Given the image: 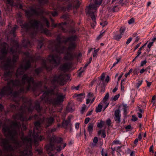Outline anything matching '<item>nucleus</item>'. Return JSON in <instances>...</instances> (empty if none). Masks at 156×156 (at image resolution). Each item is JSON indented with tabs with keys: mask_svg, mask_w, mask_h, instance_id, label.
I'll list each match as a JSON object with an SVG mask.
<instances>
[{
	"mask_svg": "<svg viewBox=\"0 0 156 156\" xmlns=\"http://www.w3.org/2000/svg\"><path fill=\"white\" fill-rule=\"evenodd\" d=\"M13 100L15 102V105L11 104L9 111L16 112L13 115L15 121H12L9 126H4L2 131L6 137L12 141L14 145L10 144L8 139H1V146L5 151L9 152L3 155L2 151L0 150V156H15L12 152L17 149L19 150V156H32V130L29 131L27 136H24L23 133L20 132L21 123L16 120H20L22 122L30 120V117L28 119L27 116L30 113L32 112L34 108L32 106L31 101L28 98H14Z\"/></svg>",
	"mask_w": 156,
	"mask_h": 156,
	"instance_id": "nucleus-1",
	"label": "nucleus"
},
{
	"mask_svg": "<svg viewBox=\"0 0 156 156\" xmlns=\"http://www.w3.org/2000/svg\"><path fill=\"white\" fill-rule=\"evenodd\" d=\"M77 38V37L76 35H72L66 38L62 41L60 37L58 36L56 41L52 40L51 41L48 45V48L55 53L49 55L47 60L44 58L41 59L42 67L35 69V73L37 75L38 74L42 71L43 68L46 69L48 71H50L53 68V66L50 65L48 66H47L46 63L47 61H49L50 63L52 64L54 66H57L60 63L61 59L60 54L63 53L65 48L64 46L61 45L62 42L65 44L69 42L66 54L64 57V59L66 60L69 61L73 59L74 56L72 51L76 47L77 44L76 41Z\"/></svg>",
	"mask_w": 156,
	"mask_h": 156,
	"instance_id": "nucleus-2",
	"label": "nucleus"
},
{
	"mask_svg": "<svg viewBox=\"0 0 156 156\" xmlns=\"http://www.w3.org/2000/svg\"><path fill=\"white\" fill-rule=\"evenodd\" d=\"M45 24L47 27H49L50 24L47 19L44 17H41L40 20L38 21L36 20L31 19L28 23H25L21 25V27L26 30L27 31L31 30L30 34L32 38H34L36 34L37 31L39 29L42 33L47 34L49 33L48 30L46 28H44Z\"/></svg>",
	"mask_w": 156,
	"mask_h": 156,
	"instance_id": "nucleus-3",
	"label": "nucleus"
},
{
	"mask_svg": "<svg viewBox=\"0 0 156 156\" xmlns=\"http://www.w3.org/2000/svg\"><path fill=\"white\" fill-rule=\"evenodd\" d=\"M8 47V45L5 42L2 43L0 46V65H3V67L6 70L13 69L15 66L14 64H12L10 57L6 56ZM18 58L17 55H13L12 60L13 64L16 62Z\"/></svg>",
	"mask_w": 156,
	"mask_h": 156,
	"instance_id": "nucleus-4",
	"label": "nucleus"
},
{
	"mask_svg": "<svg viewBox=\"0 0 156 156\" xmlns=\"http://www.w3.org/2000/svg\"><path fill=\"white\" fill-rule=\"evenodd\" d=\"M55 94L53 90L45 91L41 97V101L45 103L57 105L60 104L64 101L65 96L62 94H56V98H55Z\"/></svg>",
	"mask_w": 156,
	"mask_h": 156,
	"instance_id": "nucleus-5",
	"label": "nucleus"
},
{
	"mask_svg": "<svg viewBox=\"0 0 156 156\" xmlns=\"http://www.w3.org/2000/svg\"><path fill=\"white\" fill-rule=\"evenodd\" d=\"M39 2L42 4H44L46 3L48 0H38ZM63 2H65L66 4L67 3L68 4L67 8L64 6H61L59 7L60 10L62 11H65L67 9L69 11L71 9L72 7L75 8L76 9L78 8L80 4V2L79 0H62Z\"/></svg>",
	"mask_w": 156,
	"mask_h": 156,
	"instance_id": "nucleus-6",
	"label": "nucleus"
},
{
	"mask_svg": "<svg viewBox=\"0 0 156 156\" xmlns=\"http://www.w3.org/2000/svg\"><path fill=\"white\" fill-rule=\"evenodd\" d=\"M25 54L27 57V58H29V59L24 65H20V67L17 69L16 73V78L18 77L19 76L23 74L26 70L30 67L31 62H36V59L35 58V57L30 55L29 52L25 53Z\"/></svg>",
	"mask_w": 156,
	"mask_h": 156,
	"instance_id": "nucleus-7",
	"label": "nucleus"
},
{
	"mask_svg": "<svg viewBox=\"0 0 156 156\" xmlns=\"http://www.w3.org/2000/svg\"><path fill=\"white\" fill-rule=\"evenodd\" d=\"M48 140L50 143L46 145L45 147L47 151H51L54 149H56L58 151H59L61 150L60 145H56L55 143H59L62 141L63 139L60 137H56L55 135H53L51 138Z\"/></svg>",
	"mask_w": 156,
	"mask_h": 156,
	"instance_id": "nucleus-8",
	"label": "nucleus"
},
{
	"mask_svg": "<svg viewBox=\"0 0 156 156\" xmlns=\"http://www.w3.org/2000/svg\"><path fill=\"white\" fill-rule=\"evenodd\" d=\"M41 121L35 122L34 123L35 127L33 130V136L34 139V145L36 146L38 145L39 141H41L44 139L43 136H39L38 134L41 129Z\"/></svg>",
	"mask_w": 156,
	"mask_h": 156,
	"instance_id": "nucleus-9",
	"label": "nucleus"
},
{
	"mask_svg": "<svg viewBox=\"0 0 156 156\" xmlns=\"http://www.w3.org/2000/svg\"><path fill=\"white\" fill-rule=\"evenodd\" d=\"M49 80L52 85L55 87L63 86L66 83L65 75L62 73L54 74Z\"/></svg>",
	"mask_w": 156,
	"mask_h": 156,
	"instance_id": "nucleus-10",
	"label": "nucleus"
},
{
	"mask_svg": "<svg viewBox=\"0 0 156 156\" xmlns=\"http://www.w3.org/2000/svg\"><path fill=\"white\" fill-rule=\"evenodd\" d=\"M93 2L94 4H90L88 7V9L86 10L87 13H95L98 7L101 3L102 0H94Z\"/></svg>",
	"mask_w": 156,
	"mask_h": 156,
	"instance_id": "nucleus-11",
	"label": "nucleus"
},
{
	"mask_svg": "<svg viewBox=\"0 0 156 156\" xmlns=\"http://www.w3.org/2000/svg\"><path fill=\"white\" fill-rule=\"evenodd\" d=\"M13 43L14 45H12V44H11L12 47L10 49V52L11 54H13L14 53L17 52H19L20 49V44L16 41H14Z\"/></svg>",
	"mask_w": 156,
	"mask_h": 156,
	"instance_id": "nucleus-12",
	"label": "nucleus"
},
{
	"mask_svg": "<svg viewBox=\"0 0 156 156\" xmlns=\"http://www.w3.org/2000/svg\"><path fill=\"white\" fill-rule=\"evenodd\" d=\"M43 120L46 128L51 126L54 121V119L52 117L43 118Z\"/></svg>",
	"mask_w": 156,
	"mask_h": 156,
	"instance_id": "nucleus-13",
	"label": "nucleus"
},
{
	"mask_svg": "<svg viewBox=\"0 0 156 156\" xmlns=\"http://www.w3.org/2000/svg\"><path fill=\"white\" fill-rule=\"evenodd\" d=\"M71 67V64L70 62H65L60 66L59 69L64 72H66L69 71Z\"/></svg>",
	"mask_w": 156,
	"mask_h": 156,
	"instance_id": "nucleus-14",
	"label": "nucleus"
},
{
	"mask_svg": "<svg viewBox=\"0 0 156 156\" xmlns=\"http://www.w3.org/2000/svg\"><path fill=\"white\" fill-rule=\"evenodd\" d=\"M25 13L26 16L28 18L34 15H38V12L36 9L33 8H31L30 10H25Z\"/></svg>",
	"mask_w": 156,
	"mask_h": 156,
	"instance_id": "nucleus-15",
	"label": "nucleus"
},
{
	"mask_svg": "<svg viewBox=\"0 0 156 156\" xmlns=\"http://www.w3.org/2000/svg\"><path fill=\"white\" fill-rule=\"evenodd\" d=\"M115 117L114 119L115 121L117 123H119L121 122V114L120 111L119 109H116L114 112Z\"/></svg>",
	"mask_w": 156,
	"mask_h": 156,
	"instance_id": "nucleus-16",
	"label": "nucleus"
},
{
	"mask_svg": "<svg viewBox=\"0 0 156 156\" xmlns=\"http://www.w3.org/2000/svg\"><path fill=\"white\" fill-rule=\"evenodd\" d=\"M66 23L64 22V23L56 24L54 23V24L52 25V26L54 28L55 27H58L59 29H60L62 30V32L65 33H66L67 31V30L65 29L62 26L63 25H66Z\"/></svg>",
	"mask_w": 156,
	"mask_h": 156,
	"instance_id": "nucleus-17",
	"label": "nucleus"
},
{
	"mask_svg": "<svg viewBox=\"0 0 156 156\" xmlns=\"http://www.w3.org/2000/svg\"><path fill=\"white\" fill-rule=\"evenodd\" d=\"M13 73L12 72L10 71L5 72L3 75L4 80L5 81L10 80L12 78Z\"/></svg>",
	"mask_w": 156,
	"mask_h": 156,
	"instance_id": "nucleus-18",
	"label": "nucleus"
},
{
	"mask_svg": "<svg viewBox=\"0 0 156 156\" xmlns=\"http://www.w3.org/2000/svg\"><path fill=\"white\" fill-rule=\"evenodd\" d=\"M57 128H53L52 129H49L46 132V135L47 136L48 139L51 137V136L53 135V132L56 131Z\"/></svg>",
	"mask_w": 156,
	"mask_h": 156,
	"instance_id": "nucleus-19",
	"label": "nucleus"
},
{
	"mask_svg": "<svg viewBox=\"0 0 156 156\" xmlns=\"http://www.w3.org/2000/svg\"><path fill=\"white\" fill-rule=\"evenodd\" d=\"M23 44L25 48H30L31 47L32 44L29 40H24L23 41Z\"/></svg>",
	"mask_w": 156,
	"mask_h": 156,
	"instance_id": "nucleus-20",
	"label": "nucleus"
},
{
	"mask_svg": "<svg viewBox=\"0 0 156 156\" xmlns=\"http://www.w3.org/2000/svg\"><path fill=\"white\" fill-rule=\"evenodd\" d=\"M90 16L92 21H93V23H91V26L94 27L95 26L96 24V17H95V13L93 14H88Z\"/></svg>",
	"mask_w": 156,
	"mask_h": 156,
	"instance_id": "nucleus-21",
	"label": "nucleus"
},
{
	"mask_svg": "<svg viewBox=\"0 0 156 156\" xmlns=\"http://www.w3.org/2000/svg\"><path fill=\"white\" fill-rule=\"evenodd\" d=\"M74 96L77 97V100L81 102L83 99L84 98L83 93L80 94H75Z\"/></svg>",
	"mask_w": 156,
	"mask_h": 156,
	"instance_id": "nucleus-22",
	"label": "nucleus"
},
{
	"mask_svg": "<svg viewBox=\"0 0 156 156\" xmlns=\"http://www.w3.org/2000/svg\"><path fill=\"white\" fill-rule=\"evenodd\" d=\"M35 109L37 110L38 112H40L42 108L40 107V103L38 101H37L35 103Z\"/></svg>",
	"mask_w": 156,
	"mask_h": 156,
	"instance_id": "nucleus-23",
	"label": "nucleus"
},
{
	"mask_svg": "<svg viewBox=\"0 0 156 156\" xmlns=\"http://www.w3.org/2000/svg\"><path fill=\"white\" fill-rule=\"evenodd\" d=\"M94 124L93 123H90L88 124L87 128L88 131L89 132L90 134H91L93 130Z\"/></svg>",
	"mask_w": 156,
	"mask_h": 156,
	"instance_id": "nucleus-24",
	"label": "nucleus"
},
{
	"mask_svg": "<svg viewBox=\"0 0 156 156\" xmlns=\"http://www.w3.org/2000/svg\"><path fill=\"white\" fill-rule=\"evenodd\" d=\"M18 28V27L17 25H15L14 27L12 28V30L10 31V34H12L14 37H15V32L16 29Z\"/></svg>",
	"mask_w": 156,
	"mask_h": 156,
	"instance_id": "nucleus-25",
	"label": "nucleus"
},
{
	"mask_svg": "<svg viewBox=\"0 0 156 156\" xmlns=\"http://www.w3.org/2000/svg\"><path fill=\"white\" fill-rule=\"evenodd\" d=\"M70 119H69L67 120H64L62 122V125L63 126L65 127L66 126V128L67 126L69 124L70 122Z\"/></svg>",
	"mask_w": 156,
	"mask_h": 156,
	"instance_id": "nucleus-26",
	"label": "nucleus"
},
{
	"mask_svg": "<svg viewBox=\"0 0 156 156\" xmlns=\"http://www.w3.org/2000/svg\"><path fill=\"white\" fill-rule=\"evenodd\" d=\"M102 106L100 104L98 105V106L95 108V112L97 113L100 112L101 111Z\"/></svg>",
	"mask_w": 156,
	"mask_h": 156,
	"instance_id": "nucleus-27",
	"label": "nucleus"
},
{
	"mask_svg": "<svg viewBox=\"0 0 156 156\" xmlns=\"http://www.w3.org/2000/svg\"><path fill=\"white\" fill-rule=\"evenodd\" d=\"M73 107H72L69 105H68L66 107V110L69 112H73L74 110Z\"/></svg>",
	"mask_w": 156,
	"mask_h": 156,
	"instance_id": "nucleus-28",
	"label": "nucleus"
},
{
	"mask_svg": "<svg viewBox=\"0 0 156 156\" xmlns=\"http://www.w3.org/2000/svg\"><path fill=\"white\" fill-rule=\"evenodd\" d=\"M122 35L120 34H115L114 36V39L117 41H119L122 37Z\"/></svg>",
	"mask_w": 156,
	"mask_h": 156,
	"instance_id": "nucleus-29",
	"label": "nucleus"
},
{
	"mask_svg": "<svg viewBox=\"0 0 156 156\" xmlns=\"http://www.w3.org/2000/svg\"><path fill=\"white\" fill-rule=\"evenodd\" d=\"M43 45V42L42 40H41L39 41L38 45L37 46V48L38 49H41V48Z\"/></svg>",
	"mask_w": 156,
	"mask_h": 156,
	"instance_id": "nucleus-30",
	"label": "nucleus"
},
{
	"mask_svg": "<svg viewBox=\"0 0 156 156\" xmlns=\"http://www.w3.org/2000/svg\"><path fill=\"white\" fill-rule=\"evenodd\" d=\"M113 144H121V142L119 140H115L112 142Z\"/></svg>",
	"mask_w": 156,
	"mask_h": 156,
	"instance_id": "nucleus-31",
	"label": "nucleus"
},
{
	"mask_svg": "<svg viewBox=\"0 0 156 156\" xmlns=\"http://www.w3.org/2000/svg\"><path fill=\"white\" fill-rule=\"evenodd\" d=\"M109 97V94L108 93H107L105 96L104 97L103 101H105L107 100L108 99V98Z\"/></svg>",
	"mask_w": 156,
	"mask_h": 156,
	"instance_id": "nucleus-32",
	"label": "nucleus"
},
{
	"mask_svg": "<svg viewBox=\"0 0 156 156\" xmlns=\"http://www.w3.org/2000/svg\"><path fill=\"white\" fill-rule=\"evenodd\" d=\"M86 108V106L85 105V104H83V106L82 107L81 110V113L82 114H83L85 111Z\"/></svg>",
	"mask_w": 156,
	"mask_h": 156,
	"instance_id": "nucleus-33",
	"label": "nucleus"
},
{
	"mask_svg": "<svg viewBox=\"0 0 156 156\" xmlns=\"http://www.w3.org/2000/svg\"><path fill=\"white\" fill-rule=\"evenodd\" d=\"M104 122L103 121H101L99 123H98L97 124V126L99 128H101L103 127V125Z\"/></svg>",
	"mask_w": 156,
	"mask_h": 156,
	"instance_id": "nucleus-34",
	"label": "nucleus"
},
{
	"mask_svg": "<svg viewBox=\"0 0 156 156\" xmlns=\"http://www.w3.org/2000/svg\"><path fill=\"white\" fill-rule=\"evenodd\" d=\"M105 85L103 83L101 87V92H104L105 90Z\"/></svg>",
	"mask_w": 156,
	"mask_h": 156,
	"instance_id": "nucleus-35",
	"label": "nucleus"
},
{
	"mask_svg": "<svg viewBox=\"0 0 156 156\" xmlns=\"http://www.w3.org/2000/svg\"><path fill=\"white\" fill-rule=\"evenodd\" d=\"M125 30L126 29L124 27H121L120 30V34L122 35H123V33L125 31Z\"/></svg>",
	"mask_w": 156,
	"mask_h": 156,
	"instance_id": "nucleus-36",
	"label": "nucleus"
},
{
	"mask_svg": "<svg viewBox=\"0 0 156 156\" xmlns=\"http://www.w3.org/2000/svg\"><path fill=\"white\" fill-rule=\"evenodd\" d=\"M35 84L37 87H41L42 85V83L41 81H39L35 83Z\"/></svg>",
	"mask_w": 156,
	"mask_h": 156,
	"instance_id": "nucleus-37",
	"label": "nucleus"
},
{
	"mask_svg": "<svg viewBox=\"0 0 156 156\" xmlns=\"http://www.w3.org/2000/svg\"><path fill=\"white\" fill-rule=\"evenodd\" d=\"M147 63V61L146 60L144 61H142L140 63V66L141 67L143 66L144 65H145Z\"/></svg>",
	"mask_w": 156,
	"mask_h": 156,
	"instance_id": "nucleus-38",
	"label": "nucleus"
},
{
	"mask_svg": "<svg viewBox=\"0 0 156 156\" xmlns=\"http://www.w3.org/2000/svg\"><path fill=\"white\" fill-rule=\"evenodd\" d=\"M143 80L139 81L136 84V87L138 88L142 84L143 82Z\"/></svg>",
	"mask_w": 156,
	"mask_h": 156,
	"instance_id": "nucleus-39",
	"label": "nucleus"
},
{
	"mask_svg": "<svg viewBox=\"0 0 156 156\" xmlns=\"http://www.w3.org/2000/svg\"><path fill=\"white\" fill-rule=\"evenodd\" d=\"M36 151L38 152L39 154L41 155L42 153V150L41 148L37 149Z\"/></svg>",
	"mask_w": 156,
	"mask_h": 156,
	"instance_id": "nucleus-40",
	"label": "nucleus"
},
{
	"mask_svg": "<svg viewBox=\"0 0 156 156\" xmlns=\"http://www.w3.org/2000/svg\"><path fill=\"white\" fill-rule=\"evenodd\" d=\"M98 51V50L97 49L96 50H95L94 51L93 54V57H96L97 55V53Z\"/></svg>",
	"mask_w": 156,
	"mask_h": 156,
	"instance_id": "nucleus-41",
	"label": "nucleus"
},
{
	"mask_svg": "<svg viewBox=\"0 0 156 156\" xmlns=\"http://www.w3.org/2000/svg\"><path fill=\"white\" fill-rule=\"evenodd\" d=\"M135 19L133 18H132L128 21V23L129 24L133 23L134 22Z\"/></svg>",
	"mask_w": 156,
	"mask_h": 156,
	"instance_id": "nucleus-42",
	"label": "nucleus"
},
{
	"mask_svg": "<svg viewBox=\"0 0 156 156\" xmlns=\"http://www.w3.org/2000/svg\"><path fill=\"white\" fill-rule=\"evenodd\" d=\"M119 96H120V95H119V94L115 95L113 98V100H114V101H115L117 100L119 98Z\"/></svg>",
	"mask_w": 156,
	"mask_h": 156,
	"instance_id": "nucleus-43",
	"label": "nucleus"
},
{
	"mask_svg": "<svg viewBox=\"0 0 156 156\" xmlns=\"http://www.w3.org/2000/svg\"><path fill=\"white\" fill-rule=\"evenodd\" d=\"M133 71V69H131L129 70V72H128V73H126L125 74V76L126 77H127V76H128L132 72V71Z\"/></svg>",
	"mask_w": 156,
	"mask_h": 156,
	"instance_id": "nucleus-44",
	"label": "nucleus"
},
{
	"mask_svg": "<svg viewBox=\"0 0 156 156\" xmlns=\"http://www.w3.org/2000/svg\"><path fill=\"white\" fill-rule=\"evenodd\" d=\"M106 122L107 125L108 126H110L111 124V120L109 119H108L106 120Z\"/></svg>",
	"mask_w": 156,
	"mask_h": 156,
	"instance_id": "nucleus-45",
	"label": "nucleus"
},
{
	"mask_svg": "<svg viewBox=\"0 0 156 156\" xmlns=\"http://www.w3.org/2000/svg\"><path fill=\"white\" fill-rule=\"evenodd\" d=\"M87 97L88 98H90L91 97H93V94L92 93L90 92L88 93Z\"/></svg>",
	"mask_w": 156,
	"mask_h": 156,
	"instance_id": "nucleus-46",
	"label": "nucleus"
},
{
	"mask_svg": "<svg viewBox=\"0 0 156 156\" xmlns=\"http://www.w3.org/2000/svg\"><path fill=\"white\" fill-rule=\"evenodd\" d=\"M98 142V139L97 137H94L93 139V143L95 144H96Z\"/></svg>",
	"mask_w": 156,
	"mask_h": 156,
	"instance_id": "nucleus-47",
	"label": "nucleus"
},
{
	"mask_svg": "<svg viewBox=\"0 0 156 156\" xmlns=\"http://www.w3.org/2000/svg\"><path fill=\"white\" fill-rule=\"evenodd\" d=\"M105 132V131H102L101 133V136L103 138H105L106 137Z\"/></svg>",
	"mask_w": 156,
	"mask_h": 156,
	"instance_id": "nucleus-48",
	"label": "nucleus"
},
{
	"mask_svg": "<svg viewBox=\"0 0 156 156\" xmlns=\"http://www.w3.org/2000/svg\"><path fill=\"white\" fill-rule=\"evenodd\" d=\"M5 2L7 4H10L12 3V0H5Z\"/></svg>",
	"mask_w": 156,
	"mask_h": 156,
	"instance_id": "nucleus-49",
	"label": "nucleus"
},
{
	"mask_svg": "<svg viewBox=\"0 0 156 156\" xmlns=\"http://www.w3.org/2000/svg\"><path fill=\"white\" fill-rule=\"evenodd\" d=\"M51 14L53 16H56L58 15V13L55 11L51 12Z\"/></svg>",
	"mask_w": 156,
	"mask_h": 156,
	"instance_id": "nucleus-50",
	"label": "nucleus"
},
{
	"mask_svg": "<svg viewBox=\"0 0 156 156\" xmlns=\"http://www.w3.org/2000/svg\"><path fill=\"white\" fill-rule=\"evenodd\" d=\"M90 119L89 118H87L85 119L84 123L85 124H87L90 121Z\"/></svg>",
	"mask_w": 156,
	"mask_h": 156,
	"instance_id": "nucleus-51",
	"label": "nucleus"
},
{
	"mask_svg": "<svg viewBox=\"0 0 156 156\" xmlns=\"http://www.w3.org/2000/svg\"><path fill=\"white\" fill-rule=\"evenodd\" d=\"M132 121H136L137 120V118L134 115H133L132 116Z\"/></svg>",
	"mask_w": 156,
	"mask_h": 156,
	"instance_id": "nucleus-52",
	"label": "nucleus"
},
{
	"mask_svg": "<svg viewBox=\"0 0 156 156\" xmlns=\"http://www.w3.org/2000/svg\"><path fill=\"white\" fill-rule=\"evenodd\" d=\"M132 40V38L131 37H129L127 40L126 42V44H128L129 43H130V42Z\"/></svg>",
	"mask_w": 156,
	"mask_h": 156,
	"instance_id": "nucleus-53",
	"label": "nucleus"
},
{
	"mask_svg": "<svg viewBox=\"0 0 156 156\" xmlns=\"http://www.w3.org/2000/svg\"><path fill=\"white\" fill-rule=\"evenodd\" d=\"M119 59H117V62L114 63L113 64V66H112V68H111V69H112V67L115 66L117 64H118V63L119 62Z\"/></svg>",
	"mask_w": 156,
	"mask_h": 156,
	"instance_id": "nucleus-54",
	"label": "nucleus"
},
{
	"mask_svg": "<svg viewBox=\"0 0 156 156\" xmlns=\"http://www.w3.org/2000/svg\"><path fill=\"white\" fill-rule=\"evenodd\" d=\"M122 147V146H119V147H117V148H116V151L118 152H121V147Z\"/></svg>",
	"mask_w": 156,
	"mask_h": 156,
	"instance_id": "nucleus-55",
	"label": "nucleus"
},
{
	"mask_svg": "<svg viewBox=\"0 0 156 156\" xmlns=\"http://www.w3.org/2000/svg\"><path fill=\"white\" fill-rule=\"evenodd\" d=\"M153 42H150L147 45V47L149 48H150L151 46L153 44Z\"/></svg>",
	"mask_w": 156,
	"mask_h": 156,
	"instance_id": "nucleus-56",
	"label": "nucleus"
},
{
	"mask_svg": "<svg viewBox=\"0 0 156 156\" xmlns=\"http://www.w3.org/2000/svg\"><path fill=\"white\" fill-rule=\"evenodd\" d=\"M107 24V22H105L104 23H101L100 25H101L103 27H105L106 25Z\"/></svg>",
	"mask_w": 156,
	"mask_h": 156,
	"instance_id": "nucleus-57",
	"label": "nucleus"
},
{
	"mask_svg": "<svg viewBox=\"0 0 156 156\" xmlns=\"http://www.w3.org/2000/svg\"><path fill=\"white\" fill-rule=\"evenodd\" d=\"M146 71H147V69H142L140 70V73L141 74H142Z\"/></svg>",
	"mask_w": 156,
	"mask_h": 156,
	"instance_id": "nucleus-58",
	"label": "nucleus"
},
{
	"mask_svg": "<svg viewBox=\"0 0 156 156\" xmlns=\"http://www.w3.org/2000/svg\"><path fill=\"white\" fill-rule=\"evenodd\" d=\"M146 82L147 83V87H150L151 85V82H150L148 81L147 80H146Z\"/></svg>",
	"mask_w": 156,
	"mask_h": 156,
	"instance_id": "nucleus-59",
	"label": "nucleus"
},
{
	"mask_svg": "<svg viewBox=\"0 0 156 156\" xmlns=\"http://www.w3.org/2000/svg\"><path fill=\"white\" fill-rule=\"evenodd\" d=\"M153 145H152L151 146L150 148V149H149V151L150 152H152V153H154V151H153Z\"/></svg>",
	"mask_w": 156,
	"mask_h": 156,
	"instance_id": "nucleus-60",
	"label": "nucleus"
},
{
	"mask_svg": "<svg viewBox=\"0 0 156 156\" xmlns=\"http://www.w3.org/2000/svg\"><path fill=\"white\" fill-rule=\"evenodd\" d=\"M105 77V75L104 73H103L101 76V80L103 81Z\"/></svg>",
	"mask_w": 156,
	"mask_h": 156,
	"instance_id": "nucleus-61",
	"label": "nucleus"
},
{
	"mask_svg": "<svg viewBox=\"0 0 156 156\" xmlns=\"http://www.w3.org/2000/svg\"><path fill=\"white\" fill-rule=\"evenodd\" d=\"M79 123H76L75 124V127L76 129H78L79 127Z\"/></svg>",
	"mask_w": 156,
	"mask_h": 156,
	"instance_id": "nucleus-62",
	"label": "nucleus"
},
{
	"mask_svg": "<svg viewBox=\"0 0 156 156\" xmlns=\"http://www.w3.org/2000/svg\"><path fill=\"white\" fill-rule=\"evenodd\" d=\"M92 110H91L90 111H89L88 112L86 115V116H88L90 115L92 113Z\"/></svg>",
	"mask_w": 156,
	"mask_h": 156,
	"instance_id": "nucleus-63",
	"label": "nucleus"
},
{
	"mask_svg": "<svg viewBox=\"0 0 156 156\" xmlns=\"http://www.w3.org/2000/svg\"><path fill=\"white\" fill-rule=\"evenodd\" d=\"M131 128V126H130V125H128L126 126L125 127V129L128 130L129 129H130Z\"/></svg>",
	"mask_w": 156,
	"mask_h": 156,
	"instance_id": "nucleus-64",
	"label": "nucleus"
}]
</instances>
